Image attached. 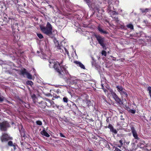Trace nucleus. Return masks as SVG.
<instances>
[{
	"mask_svg": "<svg viewBox=\"0 0 151 151\" xmlns=\"http://www.w3.org/2000/svg\"><path fill=\"white\" fill-rule=\"evenodd\" d=\"M40 28L43 33L48 36H50L52 34V27L49 22H47L46 27L41 26Z\"/></svg>",
	"mask_w": 151,
	"mask_h": 151,
	"instance_id": "f257e3e1",
	"label": "nucleus"
},
{
	"mask_svg": "<svg viewBox=\"0 0 151 151\" xmlns=\"http://www.w3.org/2000/svg\"><path fill=\"white\" fill-rule=\"evenodd\" d=\"M49 66L50 68L53 67L56 70L59 74L61 73L62 67L58 62L55 60H50L49 61Z\"/></svg>",
	"mask_w": 151,
	"mask_h": 151,
	"instance_id": "f03ea898",
	"label": "nucleus"
},
{
	"mask_svg": "<svg viewBox=\"0 0 151 151\" xmlns=\"http://www.w3.org/2000/svg\"><path fill=\"white\" fill-rule=\"evenodd\" d=\"M94 36L96 38L99 43L102 47L103 49L106 50V44L105 40V38L99 35L96 34L94 35Z\"/></svg>",
	"mask_w": 151,
	"mask_h": 151,
	"instance_id": "7ed1b4c3",
	"label": "nucleus"
},
{
	"mask_svg": "<svg viewBox=\"0 0 151 151\" xmlns=\"http://www.w3.org/2000/svg\"><path fill=\"white\" fill-rule=\"evenodd\" d=\"M11 127L9 123L7 121H4L0 122V130L1 131H6L8 128Z\"/></svg>",
	"mask_w": 151,
	"mask_h": 151,
	"instance_id": "20e7f679",
	"label": "nucleus"
},
{
	"mask_svg": "<svg viewBox=\"0 0 151 151\" xmlns=\"http://www.w3.org/2000/svg\"><path fill=\"white\" fill-rule=\"evenodd\" d=\"M45 100L47 102L42 101L39 103L40 104H41V106H42V108H45L46 106H50L53 104H54V102L50 100L49 99H46Z\"/></svg>",
	"mask_w": 151,
	"mask_h": 151,
	"instance_id": "39448f33",
	"label": "nucleus"
},
{
	"mask_svg": "<svg viewBox=\"0 0 151 151\" xmlns=\"http://www.w3.org/2000/svg\"><path fill=\"white\" fill-rule=\"evenodd\" d=\"M1 140L2 142L8 141L9 139H12V138L9 137L8 135L5 133H2L0 137Z\"/></svg>",
	"mask_w": 151,
	"mask_h": 151,
	"instance_id": "423d86ee",
	"label": "nucleus"
},
{
	"mask_svg": "<svg viewBox=\"0 0 151 151\" xmlns=\"http://www.w3.org/2000/svg\"><path fill=\"white\" fill-rule=\"evenodd\" d=\"M131 131L134 138L136 139L139 140V138L138 137L137 132L133 127H131Z\"/></svg>",
	"mask_w": 151,
	"mask_h": 151,
	"instance_id": "0eeeda50",
	"label": "nucleus"
},
{
	"mask_svg": "<svg viewBox=\"0 0 151 151\" xmlns=\"http://www.w3.org/2000/svg\"><path fill=\"white\" fill-rule=\"evenodd\" d=\"M60 49H57L60 50V51L61 52H64L65 54L66 53L68 55L69 52L63 46H60Z\"/></svg>",
	"mask_w": 151,
	"mask_h": 151,
	"instance_id": "6e6552de",
	"label": "nucleus"
},
{
	"mask_svg": "<svg viewBox=\"0 0 151 151\" xmlns=\"http://www.w3.org/2000/svg\"><path fill=\"white\" fill-rule=\"evenodd\" d=\"M74 63L77 64L78 66L80 67L81 68L84 69H85V67L84 66L81 62L78 61H75Z\"/></svg>",
	"mask_w": 151,
	"mask_h": 151,
	"instance_id": "1a4fd4ad",
	"label": "nucleus"
},
{
	"mask_svg": "<svg viewBox=\"0 0 151 151\" xmlns=\"http://www.w3.org/2000/svg\"><path fill=\"white\" fill-rule=\"evenodd\" d=\"M40 133L42 135L45 136L47 137H50V135L45 131V129H43L42 131H41Z\"/></svg>",
	"mask_w": 151,
	"mask_h": 151,
	"instance_id": "9d476101",
	"label": "nucleus"
},
{
	"mask_svg": "<svg viewBox=\"0 0 151 151\" xmlns=\"http://www.w3.org/2000/svg\"><path fill=\"white\" fill-rule=\"evenodd\" d=\"M120 93L121 95L124 96L126 98H127L128 96V94L127 93L126 90L125 89H123L122 91L120 92Z\"/></svg>",
	"mask_w": 151,
	"mask_h": 151,
	"instance_id": "9b49d317",
	"label": "nucleus"
},
{
	"mask_svg": "<svg viewBox=\"0 0 151 151\" xmlns=\"http://www.w3.org/2000/svg\"><path fill=\"white\" fill-rule=\"evenodd\" d=\"M28 72L25 68H23L20 71V74L22 75L24 77V75H26Z\"/></svg>",
	"mask_w": 151,
	"mask_h": 151,
	"instance_id": "f8f14e48",
	"label": "nucleus"
},
{
	"mask_svg": "<svg viewBox=\"0 0 151 151\" xmlns=\"http://www.w3.org/2000/svg\"><path fill=\"white\" fill-rule=\"evenodd\" d=\"M113 98L118 103H119L121 101L120 99L118 97L117 95H116Z\"/></svg>",
	"mask_w": 151,
	"mask_h": 151,
	"instance_id": "ddd939ff",
	"label": "nucleus"
},
{
	"mask_svg": "<svg viewBox=\"0 0 151 151\" xmlns=\"http://www.w3.org/2000/svg\"><path fill=\"white\" fill-rule=\"evenodd\" d=\"M99 31L101 33L106 34L107 32L106 31L104 30L100 26H99L98 28Z\"/></svg>",
	"mask_w": 151,
	"mask_h": 151,
	"instance_id": "4468645a",
	"label": "nucleus"
},
{
	"mask_svg": "<svg viewBox=\"0 0 151 151\" xmlns=\"http://www.w3.org/2000/svg\"><path fill=\"white\" fill-rule=\"evenodd\" d=\"M117 88V90L118 92L119 93L121 92L124 89L123 88L122 86H117L116 87Z\"/></svg>",
	"mask_w": 151,
	"mask_h": 151,
	"instance_id": "2eb2a0df",
	"label": "nucleus"
},
{
	"mask_svg": "<svg viewBox=\"0 0 151 151\" xmlns=\"http://www.w3.org/2000/svg\"><path fill=\"white\" fill-rule=\"evenodd\" d=\"M91 64L93 67H95L97 69L99 68V66L96 63L95 61H92Z\"/></svg>",
	"mask_w": 151,
	"mask_h": 151,
	"instance_id": "dca6fc26",
	"label": "nucleus"
},
{
	"mask_svg": "<svg viewBox=\"0 0 151 151\" xmlns=\"http://www.w3.org/2000/svg\"><path fill=\"white\" fill-rule=\"evenodd\" d=\"M150 10V9H149V8H146L145 9H140V10H141V12L142 13H146Z\"/></svg>",
	"mask_w": 151,
	"mask_h": 151,
	"instance_id": "f3484780",
	"label": "nucleus"
},
{
	"mask_svg": "<svg viewBox=\"0 0 151 151\" xmlns=\"http://www.w3.org/2000/svg\"><path fill=\"white\" fill-rule=\"evenodd\" d=\"M109 91L110 92V93L112 96L113 98L114 97V96H116V94L113 91L112 89H110L109 90Z\"/></svg>",
	"mask_w": 151,
	"mask_h": 151,
	"instance_id": "a211bd4d",
	"label": "nucleus"
},
{
	"mask_svg": "<svg viewBox=\"0 0 151 151\" xmlns=\"http://www.w3.org/2000/svg\"><path fill=\"white\" fill-rule=\"evenodd\" d=\"M27 78L29 79H32V76L29 73H28L26 75Z\"/></svg>",
	"mask_w": 151,
	"mask_h": 151,
	"instance_id": "6ab92c4d",
	"label": "nucleus"
},
{
	"mask_svg": "<svg viewBox=\"0 0 151 151\" xmlns=\"http://www.w3.org/2000/svg\"><path fill=\"white\" fill-rule=\"evenodd\" d=\"M55 46L56 47L57 49L60 48V44H59V42H58L56 43H55Z\"/></svg>",
	"mask_w": 151,
	"mask_h": 151,
	"instance_id": "aec40b11",
	"label": "nucleus"
},
{
	"mask_svg": "<svg viewBox=\"0 0 151 151\" xmlns=\"http://www.w3.org/2000/svg\"><path fill=\"white\" fill-rule=\"evenodd\" d=\"M26 84L28 85H29L31 86L33 85V83L31 81H28L26 82Z\"/></svg>",
	"mask_w": 151,
	"mask_h": 151,
	"instance_id": "412c9836",
	"label": "nucleus"
},
{
	"mask_svg": "<svg viewBox=\"0 0 151 151\" xmlns=\"http://www.w3.org/2000/svg\"><path fill=\"white\" fill-rule=\"evenodd\" d=\"M85 102H86V104H87V105L89 106L91 105V101L89 100H86L85 101Z\"/></svg>",
	"mask_w": 151,
	"mask_h": 151,
	"instance_id": "4be33fe9",
	"label": "nucleus"
},
{
	"mask_svg": "<svg viewBox=\"0 0 151 151\" xmlns=\"http://www.w3.org/2000/svg\"><path fill=\"white\" fill-rule=\"evenodd\" d=\"M127 27L131 29H134L133 25L131 24H129L127 25Z\"/></svg>",
	"mask_w": 151,
	"mask_h": 151,
	"instance_id": "5701e85b",
	"label": "nucleus"
},
{
	"mask_svg": "<svg viewBox=\"0 0 151 151\" xmlns=\"http://www.w3.org/2000/svg\"><path fill=\"white\" fill-rule=\"evenodd\" d=\"M147 91H149V95L151 98V87H149L147 88Z\"/></svg>",
	"mask_w": 151,
	"mask_h": 151,
	"instance_id": "b1692460",
	"label": "nucleus"
},
{
	"mask_svg": "<svg viewBox=\"0 0 151 151\" xmlns=\"http://www.w3.org/2000/svg\"><path fill=\"white\" fill-rule=\"evenodd\" d=\"M8 145L9 146H15L13 144V142L12 141H9L8 142Z\"/></svg>",
	"mask_w": 151,
	"mask_h": 151,
	"instance_id": "393cba45",
	"label": "nucleus"
},
{
	"mask_svg": "<svg viewBox=\"0 0 151 151\" xmlns=\"http://www.w3.org/2000/svg\"><path fill=\"white\" fill-rule=\"evenodd\" d=\"M110 131L116 134L117 133L116 130V129H114V128H113Z\"/></svg>",
	"mask_w": 151,
	"mask_h": 151,
	"instance_id": "a878e982",
	"label": "nucleus"
},
{
	"mask_svg": "<svg viewBox=\"0 0 151 151\" xmlns=\"http://www.w3.org/2000/svg\"><path fill=\"white\" fill-rule=\"evenodd\" d=\"M61 67H62V70H61V73L62 74V72L63 71V70L65 71V72L66 71V68L65 67V66H61Z\"/></svg>",
	"mask_w": 151,
	"mask_h": 151,
	"instance_id": "bb28decb",
	"label": "nucleus"
},
{
	"mask_svg": "<svg viewBox=\"0 0 151 151\" xmlns=\"http://www.w3.org/2000/svg\"><path fill=\"white\" fill-rule=\"evenodd\" d=\"M37 35L40 39H42L43 38V36L41 34L37 33Z\"/></svg>",
	"mask_w": 151,
	"mask_h": 151,
	"instance_id": "cd10ccee",
	"label": "nucleus"
},
{
	"mask_svg": "<svg viewBox=\"0 0 151 151\" xmlns=\"http://www.w3.org/2000/svg\"><path fill=\"white\" fill-rule=\"evenodd\" d=\"M111 117H108L106 119V122L107 123H108L109 124H110V121L111 120Z\"/></svg>",
	"mask_w": 151,
	"mask_h": 151,
	"instance_id": "c85d7f7f",
	"label": "nucleus"
},
{
	"mask_svg": "<svg viewBox=\"0 0 151 151\" xmlns=\"http://www.w3.org/2000/svg\"><path fill=\"white\" fill-rule=\"evenodd\" d=\"M101 54L102 55H104L105 57L106 55V53L105 51H102L101 52Z\"/></svg>",
	"mask_w": 151,
	"mask_h": 151,
	"instance_id": "c756f323",
	"label": "nucleus"
},
{
	"mask_svg": "<svg viewBox=\"0 0 151 151\" xmlns=\"http://www.w3.org/2000/svg\"><path fill=\"white\" fill-rule=\"evenodd\" d=\"M36 123L37 125H41L42 124V122L40 121H36Z\"/></svg>",
	"mask_w": 151,
	"mask_h": 151,
	"instance_id": "7c9ffc66",
	"label": "nucleus"
},
{
	"mask_svg": "<svg viewBox=\"0 0 151 151\" xmlns=\"http://www.w3.org/2000/svg\"><path fill=\"white\" fill-rule=\"evenodd\" d=\"M129 111L131 113L134 114L136 112V110H135L130 109Z\"/></svg>",
	"mask_w": 151,
	"mask_h": 151,
	"instance_id": "2f4dec72",
	"label": "nucleus"
},
{
	"mask_svg": "<svg viewBox=\"0 0 151 151\" xmlns=\"http://www.w3.org/2000/svg\"><path fill=\"white\" fill-rule=\"evenodd\" d=\"M63 101L64 102L67 103L68 101V99L66 97H64L63 99Z\"/></svg>",
	"mask_w": 151,
	"mask_h": 151,
	"instance_id": "473e14b6",
	"label": "nucleus"
},
{
	"mask_svg": "<svg viewBox=\"0 0 151 151\" xmlns=\"http://www.w3.org/2000/svg\"><path fill=\"white\" fill-rule=\"evenodd\" d=\"M114 21L116 23H118L119 22V20L118 19V17H114Z\"/></svg>",
	"mask_w": 151,
	"mask_h": 151,
	"instance_id": "72a5a7b5",
	"label": "nucleus"
},
{
	"mask_svg": "<svg viewBox=\"0 0 151 151\" xmlns=\"http://www.w3.org/2000/svg\"><path fill=\"white\" fill-rule=\"evenodd\" d=\"M108 128H109L110 129V130H111L113 128V127L110 124H109L108 126Z\"/></svg>",
	"mask_w": 151,
	"mask_h": 151,
	"instance_id": "f704fd0d",
	"label": "nucleus"
},
{
	"mask_svg": "<svg viewBox=\"0 0 151 151\" xmlns=\"http://www.w3.org/2000/svg\"><path fill=\"white\" fill-rule=\"evenodd\" d=\"M102 88L103 89L104 91V92L106 93L107 92V90L106 89H104V87L102 85Z\"/></svg>",
	"mask_w": 151,
	"mask_h": 151,
	"instance_id": "c9c22d12",
	"label": "nucleus"
},
{
	"mask_svg": "<svg viewBox=\"0 0 151 151\" xmlns=\"http://www.w3.org/2000/svg\"><path fill=\"white\" fill-rule=\"evenodd\" d=\"M3 98L2 96H0V102H2L3 101Z\"/></svg>",
	"mask_w": 151,
	"mask_h": 151,
	"instance_id": "e433bc0d",
	"label": "nucleus"
},
{
	"mask_svg": "<svg viewBox=\"0 0 151 151\" xmlns=\"http://www.w3.org/2000/svg\"><path fill=\"white\" fill-rule=\"evenodd\" d=\"M123 141L122 140H120L119 141V142L121 146H122L123 145Z\"/></svg>",
	"mask_w": 151,
	"mask_h": 151,
	"instance_id": "4c0bfd02",
	"label": "nucleus"
},
{
	"mask_svg": "<svg viewBox=\"0 0 151 151\" xmlns=\"http://www.w3.org/2000/svg\"><path fill=\"white\" fill-rule=\"evenodd\" d=\"M60 136L62 137H65V136L62 133H60Z\"/></svg>",
	"mask_w": 151,
	"mask_h": 151,
	"instance_id": "58836bf2",
	"label": "nucleus"
},
{
	"mask_svg": "<svg viewBox=\"0 0 151 151\" xmlns=\"http://www.w3.org/2000/svg\"><path fill=\"white\" fill-rule=\"evenodd\" d=\"M53 97L55 98H58L59 97V96H58L56 95H55L53 96Z\"/></svg>",
	"mask_w": 151,
	"mask_h": 151,
	"instance_id": "ea45409f",
	"label": "nucleus"
},
{
	"mask_svg": "<svg viewBox=\"0 0 151 151\" xmlns=\"http://www.w3.org/2000/svg\"><path fill=\"white\" fill-rule=\"evenodd\" d=\"M53 41H54V44L55 43H56L57 42H58V41L55 38L54 39V40H53Z\"/></svg>",
	"mask_w": 151,
	"mask_h": 151,
	"instance_id": "a19ab883",
	"label": "nucleus"
},
{
	"mask_svg": "<svg viewBox=\"0 0 151 151\" xmlns=\"http://www.w3.org/2000/svg\"><path fill=\"white\" fill-rule=\"evenodd\" d=\"M110 6H111L109 5L108 7V9L109 11H111V9Z\"/></svg>",
	"mask_w": 151,
	"mask_h": 151,
	"instance_id": "79ce46f5",
	"label": "nucleus"
},
{
	"mask_svg": "<svg viewBox=\"0 0 151 151\" xmlns=\"http://www.w3.org/2000/svg\"><path fill=\"white\" fill-rule=\"evenodd\" d=\"M15 38L16 41H17L19 40V38L18 37V36H17V38H16L15 37Z\"/></svg>",
	"mask_w": 151,
	"mask_h": 151,
	"instance_id": "37998d69",
	"label": "nucleus"
},
{
	"mask_svg": "<svg viewBox=\"0 0 151 151\" xmlns=\"http://www.w3.org/2000/svg\"><path fill=\"white\" fill-rule=\"evenodd\" d=\"M116 150L117 151H122L121 150L119 149L118 148H116Z\"/></svg>",
	"mask_w": 151,
	"mask_h": 151,
	"instance_id": "c03bdc74",
	"label": "nucleus"
},
{
	"mask_svg": "<svg viewBox=\"0 0 151 151\" xmlns=\"http://www.w3.org/2000/svg\"><path fill=\"white\" fill-rule=\"evenodd\" d=\"M56 105H53L52 106V107L54 108H55L56 107Z\"/></svg>",
	"mask_w": 151,
	"mask_h": 151,
	"instance_id": "a18cd8bd",
	"label": "nucleus"
},
{
	"mask_svg": "<svg viewBox=\"0 0 151 151\" xmlns=\"http://www.w3.org/2000/svg\"><path fill=\"white\" fill-rule=\"evenodd\" d=\"M59 106H57V105H56V107L57 109L59 108Z\"/></svg>",
	"mask_w": 151,
	"mask_h": 151,
	"instance_id": "49530a36",
	"label": "nucleus"
},
{
	"mask_svg": "<svg viewBox=\"0 0 151 151\" xmlns=\"http://www.w3.org/2000/svg\"><path fill=\"white\" fill-rule=\"evenodd\" d=\"M92 60H93V61H94V59L93 58V57H92Z\"/></svg>",
	"mask_w": 151,
	"mask_h": 151,
	"instance_id": "de8ad7c7",
	"label": "nucleus"
},
{
	"mask_svg": "<svg viewBox=\"0 0 151 151\" xmlns=\"http://www.w3.org/2000/svg\"><path fill=\"white\" fill-rule=\"evenodd\" d=\"M50 95V93H49L47 94V96H49Z\"/></svg>",
	"mask_w": 151,
	"mask_h": 151,
	"instance_id": "09e8293b",
	"label": "nucleus"
},
{
	"mask_svg": "<svg viewBox=\"0 0 151 151\" xmlns=\"http://www.w3.org/2000/svg\"><path fill=\"white\" fill-rule=\"evenodd\" d=\"M24 6H26V4L25 3H24L23 4Z\"/></svg>",
	"mask_w": 151,
	"mask_h": 151,
	"instance_id": "8fccbe9b",
	"label": "nucleus"
},
{
	"mask_svg": "<svg viewBox=\"0 0 151 151\" xmlns=\"http://www.w3.org/2000/svg\"><path fill=\"white\" fill-rule=\"evenodd\" d=\"M2 62L1 61H0V64H2Z\"/></svg>",
	"mask_w": 151,
	"mask_h": 151,
	"instance_id": "3c124183",
	"label": "nucleus"
},
{
	"mask_svg": "<svg viewBox=\"0 0 151 151\" xmlns=\"http://www.w3.org/2000/svg\"><path fill=\"white\" fill-rule=\"evenodd\" d=\"M75 106H76V107L77 108V107L76 106V105L75 104Z\"/></svg>",
	"mask_w": 151,
	"mask_h": 151,
	"instance_id": "603ef678",
	"label": "nucleus"
},
{
	"mask_svg": "<svg viewBox=\"0 0 151 151\" xmlns=\"http://www.w3.org/2000/svg\"><path fill=\"white\" fill-rule=\"evenodd\" d=\"M24 135H23V137H24Z\"/></svg>",
	"mask_w": 151,
	"mask_h": 151,
	"instance_id": "864d4df0",
	"label": "nucleus"
},
{
	"mask_svg": "<svg viewBox=\"0 0 151 151\" xmlns=\"http://www.w3.org/2000/svg\"><path fill=\"white\" fill-rule=\"evenodd\" d=\"M12 124H13L14 123L13 122H12Z\"/></svg>",
	"mask_w": 151,
	"mask_h": 151,
	"instance_id": "5fc2aeb1",
	"label": "nucleus"
},
{
	"mask_svg": "<svg viewBox=\"0 0 151 151\" xmlns=\"http://www.w3.org/2000/svg\"><path fill=\"white\" fill-rule=\"evenodd\" d=\"M118 147H120L119 146Z\"/></svg>",
	"mask_w": 151,
	"mask_h": 151,
	"instance_id": "6e6d98bb",
	"label": "nucleus"
}]
</instances>
